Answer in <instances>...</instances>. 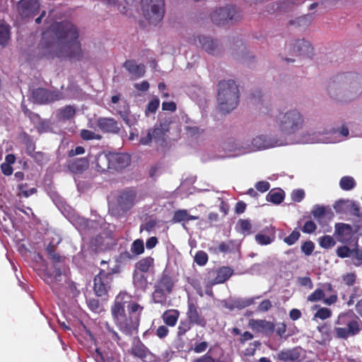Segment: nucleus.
I'll return each mask as SVG.
<instances>
[{"instance_id":"ddd939ff","label":"nucleus","mask_w":362,"mask_h":362,"mask_svg":"<svg viewBox=\"0 0 362 362\" xmlns=\"http://www.w3.org/2000/svg\"><path fill=\"white\" fill-rule=\"evenodd\" d=\"M16 8L21 18H33L40 12V4L38 0H20Z\"/></svg>"},{"instance_id":"a878e982","label":"nucleus","mask_w":362,"mask_h":362,"mask_svg":"<svg viewBox=\"0 0 362 362\" xmlns=\"http://www.w3.org/2000/svg\"><path fill=\"white\" fill-rule=\"evenodd\" d=\"M95 165L97 170L100 172H105L108 169H111L110 152L98 153L95 158Z\"/></svg>"},{"instance_id":"f257e3e1","label":"nucleus","mask_w":362,"mask_h":362,"mask_svg":"<svg viewBox=\"0 0 362 362\" xmlns=\"http://www.w3.org/2000/svg\"><path fill=\"white\" fill-rule=\"evenodd\" d=\"M79 33L76 27L69 21L53 23L43 33L39 47L41 57L47 59L66 57L71 60L83 58Z\"/></svg>"},{"instance_id":"72a5a7b5","label":"nucleus","mask_w":362,"mask_h":362,"mask_svg":"<svg viewBox=\"0 0 362 362\" xmlns=\"http://www.w3.org/2000/svg\"><path fill=\"white\" fill-rule=\"evenodd\" d=\"M341 204L346 205V206L349 209V211L353 216L362 218V212L361 211V207L357 203L353 201L340 200L334 206V209L337 211H338L337 207Z\"/></svg>"},{"instance_id":"5701e85b","label":"nucleus","mask_w":362,"mask_h":362,"mask_svg":"<svg viewBox=\"0 0 362 362\" xmlns=\"http://www.w3.org/2000/svg\"><path fill=\"white\" fill-rule=\"evenodd\" d=\"M67 168L70 172L74 174H81L89 166V160L86 158H80L68 162Z\"/></svg>"},{"instance_id":"774afa93","label":"nucleus","mask_w":362,"mask_h":362,"mask_svg":"<svg viewBox=\"0 0 362 362\" xmlns=\"http://www.w3.org/2000/svg\"><path fill=\"white\" fill-rule=\"evenodd\" d=\"M193 362H221L219 360L213 358L211 355L205 354L204 355L194 359Z\"/></svg>"},{"instance_id":"f3484780","label":"nucleus","mask_w":362,"mask_h":362,"mask_svg":"<svg viewBox=\"0 0 362 362\" xmlns=\"http://www.w3.org/2000/svg\"><path fill=\"white\" fill-rule=\"evenodd\" d=\"M302 349L295 346L291 349H284L279 351L276 358L282 362H300Z\"/></svg>"},{"instance_id":"bf43d9fd","label":"nucleus","mask_w":362,"mask_h":362,"mask_svg":"<svg viewBox=\"0 0 362 362\" xmlns=\"http://www.w3.org/2000/svg\"><path fill=\"white\" fill-rule=\"evenodd\" d=\"M353 250H351L347 246H341L337 249V255L341 258L349 257L351 256Z\"/></svg>"},{"instance_id":"c756f323","label":"nucleus","mask_w":362,"mask_h":362,"mask_svg":"<svg viewBox=\"0 0 362 362\" xmlns=\"http://www.w3.org/2000/svg\"><path fill=\"white\" fill-rule=\"evenodd\" d=\"M198 219L199 216L189 214L187 209H178L174 211L171 221L173 223H177Z\"/></svg>"},{"instance_id":"f03ea898","label":"nucleus","mask_w":362,"mask_h":362,"mask_svg":"<svg viewBox=\"0 0 362 362\" xmlns=\"http://www.w3.org/2000/svg\"><path fill=\"white\" fill-rule=\"evenodd\" d=\"M144 307L134 301L126 305L120 296H117L110 311L114 323L124 334L132 336L138 332L141 315Z\"/></svg>"},{"instance_id":"bb28decb","label":"nucleus","mask_w":362,"mask_h":362,"mask_svg":"<svg viewBox=\"0 0 362 362\" xmlns=\"http://www.w3.org/2000/svg\"><path fill=\"white\" fill-rule=\"evenodd\" d=\"M155 286L165 290L167 293H171L173 290L175 283L173 278L168 273L164 272L160 279L155 284Z\"/></svg>"},{"instance_id":"4c0bfd02","label":"nucleus","mask_w":362,"mask_h":362,"mask_svg":"<svg viewBox=\"0 0 362 362\" xmlns=\"http://www.w3.org/2000/svg\"><path fill=\"white\" fill-rule=\"evenodd\" d=\"M285 194L282 189L277 191L272 189L267 194L266 199L267 202H272L274 204H281L284 199Z\"/></svg>"},{"instance_id":"e433bc0d","label":"nucleus","mask_w":362,"mask_h":362,"mask_svg":"<svg viewBox=\"0 0 362 362\" xmlns=\"http://www.w3.org/2000/svg\"><path fill=\"white\" fill-rule=\"evenodd\" d=\"M251 99L253 100L252 103L254 104L258 105V108L262 114L269 115L270 113L271 108L267 103H264L259 91H257V93H252Z\"/></svg>"},{"instance_id":"cd10ccee","label":"nucleus","mask_w":362,"mask_h":362,"mask_svg":"<svg viewBox=\"0 0 362 362\" xmlns=\"http://www.w3.org/2000/svg\"><path fill=\"white\" fill-rule=\"evenodd\" d=\"M199 42L206 52L210 54H216L218 53V44L213 39L207 36H199Z\"/></svg>"},{"instance_id":"6e6d98bb","label":"nucleus","mask_w":362,"mask_h":362,"mask_svg":"<svg viewBox=\"0 0 362 362\" xmlns=\"http://www.w3.org/2000/svg\"><path fill=\"white\" fill-rule=\"evenodd\" d=\"M160 105V100L157 98H154L151 100L146 108L145 113L148 115L149 113H155L158 108Z\"/></svg>"},{"instance_id":"b1692460","label":"nucleus","mask_w":362,"mask_h":362,"mask_svg":"<svg viewBox=\"0 0 362 362\" xmlns=\"http://www.w3.org/2000/svg\"><path fill=\"white\" fill-rule=\"evenodd\" d=\"M313 51L310 43L304 39L296 40L293 45V52L296 54L310 57L313 54Z\"/></svg>"},{"instance_id":"2f4dec72","label":"nucleus","mask_w":362,"mask_h":362,"mask_svg":"<svg viewBox=\"0 0 362 362\" xmlns=\"http://www.w3.org/2000/svg\"><path fill=\"white\" fill-rule=\"evenodd\" d=\"M233 274V269L228 267H222L216 271V276L211 280L215 284H223Z\"/></svg>"},{"instance_id":"c9c22d12","label":"nucleus","mask_w":362,"mask_h":362,"mask_svg":"<svg viewBox=\"0 0 362 362\" xmlns=\"http://www.w3.org/2000/svg\"><path fill=\"white\" fill-rule=\"evenodd\" d=\"M170 294V293H167L165 290L154 286V291L152 293V300L154 303L163 305L166 304Z\"/></svg>"},{"instance_id":"393cba45","label":"nucleus","mask_w":362,"mask_h":362,"mask_svg":"<svg viewBox=\"0 0 362 362\" xmlns=\"http://www.w3.org/2000/svg\"><path fill=\"white\" fill-rule=\"evenodd\" d=\"M180 315L178 310L168 309L163 313L161 318L165 325L173 327L177 325Z\"/></svg>"},{"instance_id":"052dcab7","label":"nucleus","mask_w":362,"mask_h":362,"mask_svg":"<svg viewBox=\"0 0 362 362\" xmlns=\"http://www.w3.org/2000/svg\"><path fill=\"white\" fill-rule=\"evenodd\" d=\"M353 264L356 267H359L362 264V251L358 249L353 250L351 254Z\"/></svg>"},{"instance_id":"58836bf2","label":"nucleus","mask_w":362,"mask_h":362,"mask_svg":"<svg viewBox=\"0 0 362 362\" xmlns=\"http://www.w3.org/2000/svg\"><path fill=\"white\" fill-rule=\"evenodd\" d=\"M168 131V129L165 124L160 123L159 125H156L154 128L151 129L153 140L155 141H164L165 134Z\"/></svg>"},{"instance_id":"3c124183","label":"nucleus","mask_w":362,"mask_h":362,"mask_svg":"<svg viewBox=\"0 0 362 362\" xmlns=\"http://www.w3.org/2000/svg\"><path fill=\"white\" fill-rule=\"evenodd\" d=\"M80 136L82 138V139L85 141H89V140H100L102 139V136L100 134H97L94 133L93 132L88 130V129H82L80 133Z\"/></svg>"},{"instance_id":"423d86ee","label":"nucleus","mask_w":362,"mask_h":362,"mask_svg":"<svg viewBox=\"0 0 362 362\" xmlns=\"http://www.w3.org/2000/svg\"><path fill=\"white\" fill-rule=\"evenodd\" d=\"M346 86L339 94H335L333 88L329 90L332 98L341 103H349L358 98L362 93V76L358 74H349L344 76Z\"/></svg>"},{"instance_id":"f8f14e48","label":"nucleus","mask_w":362,"mask_h":362,"mask_svg":"<svg viewBox=\"0 0 362 362\" xmlns=\"http://www.w3.org/2000/svg\"><path fill=\"white\" fill-rule=\"evenodd\" d=\"M286 142L277 135L267 136L259 135L255 137L251 142L252 148L256 150H262L266 148H274L275 146H283Z\"/></svg>"},{"instance_id":"5fc2aeb1","label":"nucleus","mask_w":362,"mask_h":362,"mask_svg":"<svg viewBox=\"0 0 362 362\" xmlns=\"http://www.w3.org/2000/svg\"><path fill=\"white\" fill-rule=\"evenodd\" d=\"M326 298L324 291L322 288L315 289L310 295L308 296V300L310 302H317Z\"/></svg>"},{"instance_id":"dca6fc26","label":"nucleus","mask_w":362,"mask_h":362,"mask_svg":"<svg viewBox=\"0 0 362 362\" xmlns=\"http://www.w3.org/2000/svg\"><path fill=\"white\" fill-rule=\"evenodd\" d=\"M103 342L110 349H115V343L119 346L123 344L122 337L119 333L108 322L105 323V330L103 332Z\"/></svg>"},{"instance_id":"4d7b16f0","label":"nucleus","mask_w":362,"mask_h":362,"mask_svg":"<svg viewBox=\"0 0 362 362\" xmlns=\"http://www.w3.org/2000/svg\"><path fill=\"white\" fill-rule=\"evenodd\" d=\"M300 236V233L299 231L294 230L291 232V233L287 237L284 238V242L288 245H292L295 244Z\"/></svg>"},{"instance_id":"864d4df0","label":"nucleus","mask_w":362,"mask_h":362,"mask_svg":"<svg viewBox=\"0 0 362 362\" xmlns=\"http://www.w3.org/2000/svg\"><path fill=\"white\" fill-rule=\"evenodd\" d=\"M261 346V342L259 341H254L249 344L248 346L244 351V355L245 356H252L255 355L257 349Z\"/></svg>"},{"instance_id":"49530a36","label":"nucleus","mask_w":362,"mask_h":362,"mask_svg":"<svg viewBox=\"0 0 362 362\" xmlns=\"http://www.w3.org/2000/svg\"><path fill=\"white\" fill-rule=\"evenodd\" d=\"M117 112L127 125L132 127L134 124V119L129 117L130 111L128 104L124 105L123 110H118Z\"/></svg>"},{"instance_id":"9d476101","label":"nucleus","mask_w":362,"mask_h":362,"mask_svg":"<svg viewBox=\"0 0 362 362\" xmlns=\"http://www.w3.org/2000/svg\"><path fill=\"white\" fill-rule=\"evenodd\" d=\"M32 98L34 103L45 105L64 99V93L60 90H52L45 88H37L33 90Z\"/></svg>"},{"instance_id":"412c9836","label":"nucleus","mask_w":362,"mask_h":362,"mask_svg":"<svg viewBox=\"0 0 362 362\" xmlns=\"http://www.w3.org/2000/svg\"><path fill=\"white\" fill-rule=\"evenodd\" d=\"M111 169L119 170L128 166L131 159L128 154L110 152Z\"/></svg>"},{"instance_id":"13d9d810","label":"nucleus","mask_w":362,"mask_h":362,"mask_svg":"<svg viewBox=\"0 0 362 362\" xmlns=\"http://www.w3.org/2000/svg\"><path fill=\"white\" fill-rule=\"evenodd\" d=\"M315 249V244L311 240L304 242L301 245V251L307 256H310Z\"/></svg>"},{"instance_id":"4468645a","label":"nucleus","mask_w":362,"mask_h":362,"mask_svg":"<svg viewBox=\"0 0 362 362\" xmlns=\"http://www.w3.org/2000/svg\"><path fill=\"white\" fill-rule=\"evenodd\" d=\"M248 326L255 332L262 333L265 336H270L275 330L274 324L266 320L251 319Z\"/></svg>"},{"instance_id":"7ed1b4c3","label":"nucleus","mask_w":362,"mask_h":362,"mask_svg":"<svg viewBox=\"0 0 362 362\" xmlns=\"http://www.w3.org/2000/svg\"><path fill=\"white\" fill-rule=\"evenodd\" d=\"M274 122L279 131V137L286 140V137L296 134L303 129L305 118L297 109H291L278 111L274 115Z\"/></svg>"},{"instance_id":"8fccbe9b","label":"nucleus","mask_w":362,"mask_h":362,"mask_svg":"<svg viewBox=\"0 0 362 362\" xmlns=\"http://www.w3.org/2000/svg\"><path fill=\"white\" fill-rule=\"evenodd\" d=\"M319 244L322 248L329 249L334 247L336 242L332 236L325 235L320 238Z\"/></svg>"},{"instance_id":"e2e57ef3","label":"nucleus","mask_w":362,"mask_h":362,"mask_svg":"<svg viewBox=\"0 0 362 362\" xmlns=\"http://www.w3.org/2000/svg\"><path fill=\"white\" fill-rule=\"evenodd\" d=\"M168 326L165 325H163L159 326L156 329L155 334L159 338V339H164L165 338L170 332V330L168 327Z\"/></svg>"},{"instance_id":"aec40b11","label":"nucleus","mask_w":362,"mask_h":362,"mask_svg":"<svg viewBox=\"0 0 362 362\" xmlns=\"http://www.w3.org/2000/svg\"><path fill=\"white\" fill-rule=\"evenodd\" d=\"M263 233H259L255 236V241L260 245H267L276 239V228L273 226H267Z\"/></svg>"},{"instance_id":"6ab92c4d","label":"nucleus","mask_w":362,"mask_h":362,"mask_svg":"<svg viewBox=\"0 0 362 362\" xmlns=\"http://www.w3.org/2000/svg\"><path fill=\"white\" fill-rule=\"evenodd\" d=\"M129 352L132 356L141 360H144L148 356L155 358V356L139 339L132 344Z\"/></svg>"},{"instance_id":"39448f33","label":"nucleus","mask_w":362,"mask_h":362,"mask_svg":"<svg viewBox=\"0 0 362 362\" xmlns=\"http://www.w3.org/2000/svg\"><path fill=\"white\" fill-rule=\"evenodd\" d=\"M217 100V108L223 113H229L237 107L239 103V89L233 80L219 82Z\"/></svg>"},{"instance_id":"20e7f679","label":"nucleus","mask_w":362,"mask_h":362,"mask_svg":"<svg viewBox=\"0 0 362 362\" xmlns=\"http://www.w3.org/2000/svg\"><path fill=\"white\" fill-rule=\"evenodd\" d=\"M335 324L337 326L333 329L335 339L346 340L362 331V320L353 313L339 314Z\"/></svg>"},{"instance_id":"9b49d317","label":"nucleus","mask_w":362,"mask_h":362,"mask_svg":"<svg viewBox=\"0 0 362 362\" xmlns=\"http://www.w3.org/2000/svg\"><path fill=\"white\" fill-rule=\"evenodd\" d=\"M112 280V273L101 269L93 280V290L96 296L99 297L107 296L111 288Z\"/></svg>"},{"instance_id":"338daca9","label":"nucleus","mask_w":362,"mask_h":362,"mask_svg":"<svg viewBox=\"0 0 362 362\" xmlns=\"http://www.w3.org/2000/svg\"><path fill=\"white\" fill-rule=\"evenodd\" d=\"M317 228L316 224L313 221H306L302 228V230L305 233H313Z\"/></svg>"},{"instance_id":"473e14b6","label":"nucleus","mask_w":362,"mask_h":362,"mask_svg":"<svg viewBox=\"0 0 362 362\" xmlns=\"http://www.w3.org/2000/svg\"><path fill=\"white\" fill-rule=\"evenodd\" d=\"M154 267V259L151 257H143L135 264V269L138 272L147 273Z\"/></svg>"},{"instance_id":"c85d7f7f","label":"nucleus","mask_w":362,"mask_h":362,"mask_svg":"<svg viewBox=\"0 0 362 362\" xmlns=\"http://www.w3.org/2000/svg\"><path fill=\"white\" fill-rule=\"evenodd\" d=\"M133 284L137 289L145 291L148 285V279L145 273L138 272V270H134Z\"/></svg>"},{"instance_id":"69168bd1","label":"nucleus","mask_w":362,"mask_h":362,"mask_svg":"<svg viewBox=\"0 0 362 362\" xmlns=\"http://www.w3.org/2000/svg\"><path fill=\"white\" fill-rule=\"evenodd\" d=\"M332 315V312L327 308H320L315 313V317L321 320H326L329 318Z\"/></svg>"},{"instance_id":"6e6552de","label":"nucleus","mask_w":362,"mask_h":362,"mask_svg":"<svg viewBox=\"0 0 362 362\" xmlns=\"http://www.w3.org/2000/svg\"><path fill=\"white\" fill-rule=\"evenodd\" d=\"M137 202V192L134 189L125 188L118 191L115 196L114 209L117 213H126Z\"/></svg>"},{"instance_id":"c03bdc74","label":"nucleus","mask_w":362,"mask_h":362,"mask_svg":"<svg viewBox=\"0 0 362 362\" xmlns=\"http://www.w3.org/2000/svg\"><path fill=\"white\" fill-rule=\"evenodd\" d=\"M240 232L244 235H249L254 233L252 226L248 219H240L238 222Z\"/></svg>"},{"instance_id":"a18cd8bd","label":"nucleus","mask_w":362,"mask_h":362,"mask_svg":"<svg viewBox=\"0 0 362 362\" xmlns=\"http://www.w3.org/2000/svg\"><path fill=\"white\" fill-rule=\"evenodd\" d=\"M10 39L8 25L0 23V45L5 46Z\"/></svg>"},{"instance_id":"603ef678","label":"nucleus","mask_w":362,"mask_h":362,"mask_svg":"<svg viewBox=\"0 0 362 362\" xmlns=\"http://www.w3.org/2000/svg\"><path fill=\"white\" fill-rule=\"evenodd\" d=\"M209 259L208 255L206 252L203 250H199L195 254L194 261L199 265V266H204Z\"/></svg>"},{"instance_id":"0eeeda50","label":"nucleus","mask_w":362,"mask_h":362,"mask_svg":"<svg viewBox=\"0 0 362 362\" xmlns=\"http://www.w3.org/2000/svg\"><path fill=\"white\" fill-rule=\"evenodd\" d=\"M164 0H141V9L146 20L151 24L160 23L165 13Z\"/></svg>"},{"instance_id":"2eb2a0df","label":"nucleus","mask_w":362,"mask_h":362,"mask_svg":"<svg viewBox=\"0 0 362 362\" xmlns=\"http://www.w3.org/2000/svg\"><path fill=\"white\" fill-rule=\"evenodd\" d=\"M186 315L187 318L196 325L204 327L206 325V320L199 311L198 305L191 300L187 301Z\"/></svg>"},{"instance_id":"a19ab883","label":"nucleus","mask_w":362,"mask_h":362,"mask_svg":"<svg viewBox=\"0 0 362 362\" xmlns=\"http://www.w3.org/2000/svg\"><path fill=\"white\" fill-rule=\"evenodd\" d=\"M57 245L50 243L45 248L49 258L53 263H59L63 261V257L56 251Z\"/></svg>"},{"instance_id":"1a4fd4ad","label":"nucleus","mask_w":362,"mask_h":362,"mask_svg":"<svg viewBox=\"0 0 362 362\" xmlns=\"http://www.w3.org/2000/svg\"><path fill=\"white\" fill-rule=\"evenodd\" d=\"M211 18L216 25H224L238 21L241 18V15L234 6H226L214 11L211 14Z\"/></svg>"},{"instance_id":"de8ad7c7","label":"nucleus","mask_w":362,"mask_h":362,"mask_svg":"<svg viewBox=\"0 0 362 362\" xmlns=\"http://www.w3.org/2000/svg\"><path fill=\"white\" fill-rule=\"evenodd\" d=\"M131 252L135 255L138 256L144 252V244L141 239H136L133 241L131 245Z\"/></svg>"},{"instance_id":"a211bd4d","label":"nucleus","mask_w":362,"mask_h":362,"mask_svg":"<svg viewBox=\"0 0 362 362\" xmlns=\"http://www.w3.org/2000/svg\"><path fill=\"white\" fill-rule=\"evenodd\" d=\"M96 124L104 133L117 134L120 131L118 122L112 117H99Z\"/></svg>"},{"instance_id":"09e8293b","label":"nucleus","mask_w":362,"mask_h":362,"mask_svg":"<svg viewBox=\"0 0 362 362\" xmlns=\"http://www.w3.org/2000/svg\"><path fill=\"white\" fill-rule=\"evenodd\" d=\"M312 20L313 16L308 14L298 17L294 21H291L290 24H294L299 27H308L311 23Z\"/></svg>"},{"instance_id":"7c9ffc66","label":"nucleus","mask_w":362,"mask_h":362,"mask_svg":"<svg viewBox=\"0 0 362 362\" xmlns=\"http://www.w3.org/2000/svg\"><path fill=\"white\" fill-rule=\"evenodd\" d=\"M322 290L324 293H329V296L324 299V303L327 305L334 304L338 299L337 291L334 289L331 283H325L322 284Z\"/></svg>"},{"instance_id":"79ce46f5","label":"nucleus","mask_w":362,"mask_h":362,"mask_svg":"<svg viewBox=\"0 0 362 362\" xmlns=\"http://www.w3.org/2000/svg\"><path fill=\"white\" fill-rule=\"evenodd\" d=\"M352 228L350 225L338 223L335 225V233L339 236L348 237L351 234Z\"/></svg>"},{"instance_id":"4be33fe9","label":"nucleus","mask_w":362,"mask_h":362,"mask_svg":"<svg viewBox=\"0 0 362 362\" xmlns=\"http://www.w3.org/2000/svg\"><path fill=\"white\" fill-rule=\"evenodd\" d=\"M124 67L136 78H141L144 76L146 72V67L144 64H137L136 61L134 59L127 60L124 63Z\"/></svg>"},{"instance_id":"37998d69","label":"nucleus","mask_w":362,"mask_h":362,"mask_svg":"<svg viewBox=\"0 0 362 362\" xmlns=\"http://www.w3.org/2000/svg\"><path fill=\"white\" fill-rule=\"evenodd\" d=\"M356 181L351 176H344L339 181L340 187L345 191L351 190L356 187Z\"/></svg>"},{"instance_id":"f704fd0d","label":"nucleus","mask_w":362,"mask_h":362,"mask_svg":"<svg viewBox=\"0 0 362 362\" xmlns=\"http://www.w3.org/2000/svg\"><path fill=\"white\" fill-rule=\"evenodd\" d=\"M76 115V108L72 105H66L57 112V117L59 120L66 121L71 119Z\"/></svg>"},{"instance_id":"ea45409f","label":"nucleus","mask_w":362,"mask_h":362,"mask_svg":"<svg viewBox=\"0 0 362 362\" xmlns=\"http://www.w3.org/2000/svg\"><path fill=\"white\" fill-rule=\"evenodd\" d=\"M193 325L194 324L187 318L180 320L177 329V337L180 339L182 338L191 330Z\"/></svg>"},{"instance_id":"680f3d73","label":"nucleus","mask_w":362,"mask_h":362,"mask_svg":"<svg viewBox=\"0 0 362 362\" xmlns=\"http://www.w3.org/2000/svg\"><path fill=\"white\" fill-rule=\"evenodd\" d=\"M209 347V343L207 341L195 342L192 350L196 354H201L204 352Z\"/></svg>"},{"instance_id":"0e129e2a","label":"nucleus","mask_w":362,"mask_h":362,"mask_svg":"<svg viewBox=\"0 0 362 362\" xmlns=\"http://www.w3.org/2000/svg\"><path fill=\"white\" fill-rule=\"evenodd\" d=\"M157 225V221L153 219L148 220L146 223L141 224L140 226V232H142L143 230H146L148 233H150L152 231V230L156 227Z\"/></svg>"}]
</instances>
